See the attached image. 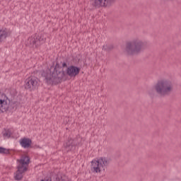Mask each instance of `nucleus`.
Here are the masks:
<instances>
[{
  "label": "nucleus",
  "mask_w": 181,
  "mask_h": 181,
  "mask_svg": "<svg viewBox=\"0 0 181 181\" xmlns=\"http://www.w3.org/2000/svg\"><path fill=\"white\" fill-rule=\"evenodd\" d=\"M63 66H66V64H64Z\"/></svg>",
  "instance_id": "obj_16"
},
{
  "label": "nucleus",
  "mask_w": 181,
  "mask_h": 181,
  "mask_svg": "<svg viewBox=\"0 0 181 181\" xmlns=\"http://www.w3.org/2000/svg\"><path fill=\"white\" fill-rule=\"evenodd\" d=\"M3 136L4 138H10L11 137V130L9 129H4L2 132Z\"/></svg>",
  "instance_id": "obj_13"
},
{
  "label": "nucleus",
  "mask_w": 181,
  "mask_h": 181,
  "mask_svg": "<svg viewBox=\"0 0 181 181\" xmlns=\"http://www.w3.org/2000/svg\"><path fill=\"white\" fill-rule=\"evenodd\" d=\"M144 46L145 42L141 40L127 42L124 45V53L127 56H135L142 52Z\"/></svg>",
  "instance_id": "obj_2"
},
{
  "label": "nucleus",
  "mask_w": 181,
  "mask_h": 181,
  "mask_svg": "<svg viewBox=\"0 0 181 181\" xmlns=\"http://www.w3.org/2000/svg\"><path fill=\"white\" fill-rule=\"evenodd\" d=\"M107 160L104 158H95L91 161L90 170L94 173H101L105 170Z\"/></svg>",
  "instance_id": "obj_5"
},
{
  "label": "nucleus",
  "mask_w": 181,
  "mask_h": 181,
  "mask_svg": "<svg viewBox=\"0 0 181 181\" xmlns=\"http://www.w3.org/2000/svg\"><path fill=\"white\" fill-rule=\"evenodd\" d=\"M9 109V101L5 95L0 94V114L6 112Z\"/></svg>",
  "instance_id": "obj_7"
},
{
  "label": "nucleus",
  "mask_w": 181,
  "mask_h": 181,
  "mask_svg": "<svg viewBox=\"0 0 181 181\" xmlns=\"http://www.w3.org/2000/svg\"><path fill=\"white\" fill-rule=\"evenodd\" d=\"M30 160V159L28 156V154H25L20 160H18V170L14 174V179L16 180H21L23 177V173L28 170Z\"/></svg>",
  "instance_id": "obj_4"
},
{
  "label": "nucleus",
  "mask_w": 181,
  "mask_h": 181,
  "mask_svg": "<svg viewBox=\"0 0 181 181\" xmlns=\"http://www.w3.org/2000/svg\"><path fill=\"white\" fill-rule=\"evenodd\" d=\"M43 77L45 78L46 83L47 84H59L62 81L63 78V74H62V68L59 64H56L55 66H51L49 69L42 73Z\"/></svg>",
  "instance_id": "obj_1"
},
{
  "label": "nucleus",
  "mask_w": 181,
  "mask_h": 181,
  "mask_svg": "<svg viewBox=\"0 0 181 181\" xmlns=\"http://www.w3.org/2000/svg\"><path fill=\"white\" fill-rule=\"evenodd\" d=\"M154 90L161 97L169 95L173 91V83L170 79H160L154 86Z\"/></svg>",
  "instance_id": "obj_3"
},
{
  "label": "nucleus",
  "mask_w": 181,
  "mask_h": 181,
  "mask_svg": "<svg viewBox=\"0 0 181 181\" xmlns=\"http://www.w3.org/2000/svg\"><path fill=\"white\" fill-rule=\"evenodd\" d=\"M9 35H11V33L8 29L0 28V42L5 40V39L9 36Z\"/></svg>",
  "instance_id": "obj_9"
},
{
  "label": "nucleus",
  "mask_w": 181,
  "mask_h": 181,
  "mask_svg": "<svg viewBox=\"0 0 181 181\" xmlns=\"http://www.w3.org/2000/svg\"><path fill=\"white\" fill-rule=\"evenodd\" d=\"M20 144L23 148H30L32 145V140L28 138H23L20 140Z\"/></svg>",
  "instance_id": "obj_10"
},
{
  "label": "nucleus",
  "mask_w": 181,
  "mask_h": 181,
  "mask_svg": "<svg viewBox=\"0 0 181 181\" xmlns=\"http://www.w3.org/2000/svg\"><path fill=\"white\" fill-rule=\"evenodd\" d=\"M96 5H100V6H107L110 5L112 0H95Z\"/></svg>",
  "instance_id": "obj_11"
},
{
  "label": "nucleus",
  "mask_w": 181,
  "mask_h": 181,
  "mask_svg": "<svg viewBox=\"0 0 181 181\" xmlns=\"http://www.w3.org/2000/svg\"><path fill=\"white\" fill-rule=\"evenodd\" d=\"M39 83V79L36 77H29L25 79L24 87L25 90L29 91H35L37 88V84Z\"/></svg>",
  "instance_id": "obj_6"
},
{
  "label": "nucleus",
  "mask_w": 181,
  "mask_h": 181,
  "mask_svg": "<svg viewBox=\"0 0 181 181\" xmlns=\"http://www.w3.org/2000/svg\"><path fill=\"white\" fill-rule=\"evenodd\" d=\"M0 153H9V149L0 147Z\"/></svg>",
  "instance_id": "obj_14"
},
{
  "label": "nucleus",
  "mask_w": 181,
  "mask_h": 181,
  "mask_svg": "<svg viewBox=\"0 0 181 181\" xmlns=\"http://www.w3.org/2000/svg\"><path fill=\"white\" fill-rule=\"evenodd\" d=\"M39 40H40V42H45V39H42V37H40V38L39 39Z\"/></svg>",
  "instance_id": "obj_15"
},
{
  "label": "nucleus",
  "mask_w": 181,
  "mask_h": 181,
  "mask_svg": "<svg viewBox=\"0 0 181 181\" xmlns=\"http://www.w3.org/2000/svg\"><path fill=\"white\" fill-rule=\"evenodd\" d=\"M66 73L69 77H76L80 73V68L71 66L67 68Z\"/></svg>",
  "instance_id": "obj_8"
},
{
  "label": "nucleus",
  "mask_w": 181,
  "mask_h": 181,
  "mask_svg": "<svg viewBox=\"0 0 181 181\" xmlns=\"http://www.w3.org/2000/svg\"><path fill=\"white\" fill-rule=\"evenodd\" d=\"M28 42L30 45H35L37 42V37L34 36V37H30L28 38Z\"/></svg>",
  "instance_id": "obj_12"
}]
</instances>
